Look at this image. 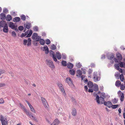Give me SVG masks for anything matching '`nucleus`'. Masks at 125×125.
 <instances>
[{"label": "nucleus", "mask_w": 125, "mask_h": 125, "mask_svg": "<svg viewBox=\"0 0 125 125\" xmlns=\"http://www.w3.org/2000/svg\"><path fill=\"white\" fill-rule=\"evenodd\" d=\"M1 122L2 125H7L8 121L6 118H4L3 119H1Z\"/></svg>", "instance_id": "9b49d317"}, {"label": "nucleus", "mask_w": 125, "mask_h": 125, "mask_svg": "<svg viewBox=\"0 0 125 125\" xmlns=\"http://www.w3.org/2000/svg\"><path fill=\"white\" fill-rule=\"evenodd\" d=\"M5 15L4 14L2 13L0 14V18L1 20H5Z\"/></svg>", "instance_id": "a211bd4d"}, {"label": "nucleus", "mask_w": 125, "mask_h": 125, "mask_svg": "<svg viewBox=\"0 0 125 125\" xmlns=\"http://www.w3.org/2000/svg\"><path fill=\"white\" fill-rule=\"evenodd\" d=\"M9 27L12 29H15V26L14 23L12 22H10L9 23Z\"/></svg>", "instance_id": "dca6fc26"}, {"label": "nucleus", "mask_w": 125, "mask_h": 125, "mask_svg": "<svg viewBox=\"0 0 125 125\" xmlns=\"http://www.w3.org/2000/svg\"><path fill=\"white\" fill-rule=\"evenodd\" d=\"M31 116L32 118H33V119L35 121H36V122H38V120H37V119L35 118V117H34L32 115H31Z\"/></svg>", "instance_id": "13d9d810"}, {"label": "nucleus", "mask_w": 125, "mask_h": 125, "mask_svg": "<svg viewBox=\"0 0 125 125\" xmlns=\"http://www.w3.org/2000/svg\"><path fill=\"white\" fill-rule=\"evenodd\" d=\"M26 36V35H25V33H22L21 36V38H23V37H25Z\"/></svg>", "instance_id": "e2e57ef3"}, {"label": "nucleus", "mask_w": 125, "mask_h": 125, "mask_svg": "<svg viewBox=\"0 0 125 125\" xmlns=\"http://www.w3.org/2000/svg\"><path fill=\"white\" fill-rule=\"evenodd\" d=\"M118 96L120 98V101H123L124 100V94L120 91H118L117 92Z\"/></svg>", "instance_id": "39448f33"}, {"label": "nucleus", "mask_w": 125, "mask_h": 125, "mask_svg": "<svg viewBox=\"0 0 125 125\" xmlns=\"http://www.w3.org/2000/svg\"><path fill=\"white\" fill-rule=\"evenodd\" d=\"M6 20L7 21H10L12 19L11 16L9 15H7L5 18Z\"/></svg>", "instance_id": "5701e85b"}, {"label": "nucleus", "mask_w": 125, "mask_h": 125, "mask_svg": "<svg viewBox=\"0 0 125 125\" xmlns=\"http://www.w3.org/2000/svg\"><path fill=\"white\" fill-rule=\"evenodd\" d=\"M11 35L12 36L14 37H15L16 36V34L14 31H13L12 32Z\"/></svg>", "instance_id": "49530a36"}, {"label": "nucleus", "mask_w": 125, "mask_h": 125, "mask_svg": "<svg viewBox=\"0 0 125 125\" xmlns=\"http://www.w3.org/2000/svg\"><path fill=\"white\" fill-rule=\"evenodd\" d=\"M73 64L70 63H68L67 65V67L68 68L70 69H72L73 67Z\"/></svg>", "instance_id": "b1692460"}, {"label": "nucleus", "mask_w": 125, "mask_h": 125, "mask_svg": "<svg viewBox=\"0 0 125 125\" xmlns=\"http://www.w3.org/2000/svg\"><path fill=\"white\" fill-rule=\"evenodd\" d=\"M4 103V101L3 99H0V104H2Z\"/></svg>", "instance_id": "052dcab7"}, {"label": "nucleus", "mask_w": 125, "mask_h": 125, "mask_svg": "<svg viewBox=\"0 0 125 125\" xmlns=\"http://www.w3.org/2000/svg\"><path fill=\"white\" fill-rule=\"evenodd\" d=\"M40 41V43L42 45H44L45 44V41L44 40L42 39H40L39 40Z\"/></svg>", "instance_id": "c85d7f7f"}, {"label": "nucleus", "mask_w": 125, "mask_h": 125, "mask_svg": "<svg viewBox=\"0 0 125 125\" xmlns=\"http://www.w3.org/2000/svg\"><path fill=\"white\" fill-rule=\"evenodd\" d=\"M125 86L123 84H121L120 85V89L122 90H124L125 89Z\"/></svg>", "instance_id": "a18cd8bd"}, {"label": "nucleus", "mask_w": 125, "mask_h": 125, "mask_svg": "<svg viewBox=\"0 0 125 125\" xmlns=\"http://www.w3.org/2000/svg\"><path fill=\"white\" fill-rule=\"evenodd\" d=\"M51 52H52V58L53 59V60L55 62H57V59L56 58V57L55 56L54 53L52 51Z\"/></svg>", "instance_id": "7c9ffc66"}, {"label": "nucleus", "mask_w": 125, "mask_h": 125, "mask_svg": "<svg viewBox=\"0 0 125 125\" xmlns=\"http://www.w3.org/2000/svg\"><path fill=\"white\" fill-rule=\"evenodd\" d=\"M88 91L89 92H93V90L92 89H89Z\"/></svg>", "instance_id": "0e129e2a"}, {"label": "nucleus", "mask_w": 125, "mask_h": 125, "mask_svg": "<svg viewBox=\"0 0 125 125\" xmlns=\"http://www.w3.org/2000/svg\"><path fill=\"white\" fill-rule=\"evenodd\" d=\"M69 72L70 74L72 75H74L75 73V71L73 69H72L70 70Z\"/></svg>", "instance_id": "a878e982"}, {"label": "nucleus", "mask_w": 125, "mask_h": 125, "mask_svg": "<svg viewBox=\"0 0 125 125\" xmlns=\"http://www.w3.org/2000/svg\"><path fill=\"white\" fill-rule=\"evenodd\" d=\"M31 23L28 22H26V24H25L24 27L27 29H29L31 27Z\"/></svg>", "instance_id": "4468645a"}, {"label": "nucleus", "mask_w": 125, "mask_h": 125, "mask_svg": "<svg viewBox=\"0 0 125 125\" xmlns=\"http://www.w3.org/2000/svg\"><path fill=\"white\" fill-rule=\"evenodd\" d=\"M121 84V82L119 80H117L115 82V85L117 87H119Z\"/></svg>", "instance_id": "c756f323"}, {"label": "nucleus", "mask_w": 125, "mask_h": 125, "mask_svg": "<svg viewBox=\"0 0 125 125\" xmlns=\"http://www.w3.org/2000/svg\"><path fill=\"white\" fill-rule=\"evenodd\" d=\"M62 58L63 59H66V56L65 53H62Z\"/></svg>", "instance_id": "8fccbe9b"}, {"label": "nucleus", "mask_w": 125, "mask_h": 125, "mask_svg": "<svg viewBox=\"0 0 125 125\" xmlns=\"http://www.w3.org/2000/svg\"><path fill=\"white\" fill-rule=\"evenodd\" d=\"M93 79L95 82H96L100 80L101 77L98 75L97 72H95L93 73Z\"/></svg>", "instance_id": "f03ea898"}, {"label": "nucleus", "mask_w": 125, "mask_h": 125, "mask_svg": "<svg viewBox=\"0 0 125 125\" xmlns=\"http://www.w3.org/2000/svg\"><path fill=\"white\" fill-rule=\"evenodd\" d=\"M56 55L57 58L58 60H60L61 58V54L59 52H56Z\"/></svg>", "instance_id": "412c9836"}, {"label": "nucleus", "mask_w": 125, "mask_h": 125, "mask_svg": "<svg viewBox=\"0 0 125 125\" xmlns=\"http://www.w3.org/2000/svg\"><path fill=\"white\" fill-rule=\"evenodd\" d=\"M115 68L117 70H119V64L118 63H115L114 65Z\"/></svg>", "instance_id": "72a5a7b5"}, {"label": "nucleus", "mask_w": 125, "mask_h": 125, "mask_svg": "<svg viewBox=\"0 0 125 125\" xmlns=\"http://www.w3.org/2000/svg\"><path fill=\"white\" fill-rule=\"evenodd\" d=\"M119 64L121 67L125 68V63H123L122 62H120L119 63Z\"/></svg>", "instance_id": "cd10ccee"}, {"label": "nucleus", "mask_w": 125, "mask_h": 125, "mask_svg": "<svg viewBox=\"0 0 125 125\" xmlns=\"http://www.w3.org/2000/svg\"><path fill=\"white\" fill-rule=\"evenodd\" d=\"M94 90L95 91H97L98 90V85L97 84H95V85L94 87Z\"/></svg>", "instance_id": "473e14b6"}, {"label": "nucleus", "mask_w": 125, "mask_h": 125, "mask_svg": "<svg viewBox=\"0 0 125 125\" xmlns=\"http://www.w3.org/2000/svg\"><path fill=\"white\" fill-rule=\"evenodd\" d=\"M77 74L76 75V76L78 78H80L81 76L82 75V71L80 70H78L77 71Z\"/></svg>", "instance_id": "2eb2a0df"}, {"label": "nucleus", "mask_w": 125, "mask_h": 125, "mask_svg": "<svg viewBox=\"0 0 125 125\" xmlns=\"http://www.w3.org/2000/svg\"><path fill=\"white\" fill-rule=\"evenodd\" d=\"M51 47V49L53 50H55L56 48V46L54 44L52 45Z\"/></svg>", "instance_id": "ea45409f"}, {"label": "nucleus", "mask_w": 125, "mask_h": 125, "mask_svg": "<svg viewBox=\"0 0 125 125\" xmlns=\"http://www.w3.org/2000/svg\"><path fill=\"white\" fill-rule=\"evenodd\" d=\"M38 29V27L37 26H35L33 28V30L35 31H37Z\"/></svg>", "instance_id": "09e8293b"}, {"label": "nucleus", "mask_w": 125, "mask_h": 125, "mask_svg": "<svg viewBox=\"0 0 125 125\" xmlns=\"http://www.w3.org/2000/svg\"><path fill=\"white\" fill-rule=\"evenodd\" d=\"M29 107L30 108L32 112H33V113H35V110L34 109V108H33V107L32 106V105H31V107L30 106Z\"/></svg>", "instance_id": "37998d69"}, {"label": "nucleus", "mask_w": 125, "mask_h": 125, "mask_svg": "<svg viewBox=\"0 0 125 125\" xmlns=\"http://www.w3.org/2000/svg\"><path fill=\"white\" fill-rule=\"evenodd\" d=\"M24 110L25 111L27 115L31 117V114L30 113L29 111L27 110L26 108Z\"/></svg>", "instance_id": "f704fd0d"}, {"label": "nucleus", "mask_w": 125, "mask_h": 125, "mask_svg": "<svg viewBox=\"0 0 125 125\" xmlns=\"http://www.w3.org/2000/svg\"><path fill=\"white\" fill-rule=\"evenodd\" d=\"M21 19L23 21H25L26 19V17L24 15H22L21 16Z\"/></svg>", "instance_id": "4c0bfd02"}, {"label": "nucleus", "mask_w": 125, "mask_h": 125, "mask_svg": "<svg viewBox=\"0 0 125 125\" xmlns=\"http://www.w3.org/2000/svg\"><path fill=\"white\" fill-rule=\"evenodd\" d=\"M45 62L46 64L50 68L52 69L54 68V66L53 62L49 60H46Z\"/></svg>", "instance_id": "7ed1b4c3"}, {"label": "nucleus", "mask_w": 125, "mask_h": 125, "mask_svg": "<svg viewBox=\"0 0 125 125\" xmlns=\"http://www.w3.org/2000/svg\"><path fill=\"white\" fill-rule=\"evenodd\" d=\"M41 37V36H38L37 33H33L32 36V39L34 40H35L36 41H39Z\"/></svg>", "instance_id": "20e7f679"}, {"label": "nucleus", "mask_w": 125, "mask_h": 125, "mask_svg": "<svg viewBox=\"0 0 125 125\" xmlns=\"http://www.w3.org/2000/svg\"><path fill=\"white\" fill-rule=\"evenodd\" d=\"M119 73H115V75L117 79H118V78L119 77Z\"/></svg>", "instance_id": "5fc2aeb1"}, {"label": "nucleus", "mask_w": 125, "mask_h": 125, "mask_svg": "<svg viewBox=\"0 0 125 125\" xmlns=\"http://www.w3.org/2000/svg\"><path fill=\"white\" fill-rule=\"evenodd\" d=\"M51 42L50 40L49 39H47L46 40V43L47 44H49Z\"/></svg>", "instance_id": "603ef678"}, {"label": "nucleus", "mask_w": 125, "mask_h": 125, "mask_svg": "<svg viewBox=\"0 0 125 125\" xmlns=\"http://www.w3.org/2000/svg\"><path fill=\"white\" fill-rule=\"evenodd\" d=\"M76 66L77 67L79 68L81 67L82 65L80 62L77 63L76 64Z\"/></svg>", "instance_id": "79ce46f5"}, {"label": "nucleus", "mask_w": 125, "mask_h": 125, "mask_svg": "<svg viewBox=\"0 0 125 125\" xmlns=\"http://www.w3.org/2000/svg\"><path fill=\"white\" fill-rule=\"evenodd\" d=\"M118 106V105L117 104L114 105H112L111 106V107H112L113 109H115L117 108Z\"/></svg>", "instance_id": "c03bdc74"}, {"label": "nucleus", "mask_w": 125, "mask_h": 125, "mask_svg": "<svg viewBox=\"0 0 125 125\" xmlns=\"http://www.w3.org/2000/svg\"><path fill=\"white\" fill-rule=\"evenodd\" d=\"M8 11V10L5 8H4L3 9V12L4 13H6Z\"/></svg>", "instance_id": "bf43d9fd"}, {"label": "nucleus", "mask_w": 125, "mask_h": 125, "mask_svg": "<svg viewBox=\"0 0 125 125\" xmlns=\"http://www.w3.org/2000/svg\"><path fill=\"white\" fill-rule=\"evenodd\" d=\"M4 118V117L3 116H2V115H1L0 116V120L1 121V119H2V120Z\"/></svg>", "instance_id": "69168bd1"}, {"label": "nucleus", "mask_w": 125, "mask_h": 125, "mask_svg": "<svg viewBox=\"0 0 125 125\" xmlns=\"http://www.w3.org/2000/svg\"><path fill=\"white\" fill-rule=\"evenodd\" d=\"M3 29V31L5 33H7L8 31V29L7 24H6L5 26L4 27Z\"/></svg>", "instance_id": "f8f14e48"}, {"label": "nucleus", "mask_w": 125, "mask_h": 125, "mask_svg": "<svg viewBox=\"0 0 125 125\" xmlns=\"http://www.w3.org/2000/svg\"><path fill=\"white\" fill-rule=\"evenodd\" d=\"M120 77L121 81L122 82H123L124 78L123 74H122L120 75Z\"/></svg>", "instance_id": "c9c22d12"}, {"label": "nucleus", "mask_w": 125, "mask_h": 125, "mask_svg": "<svg viewBox=\"0 0 125 125\" xmlns=\"http://www.w3.org/2000/svg\"><path fill=\"white\" fill-rule=\"evenodd\" d=\"M112 102L114 104H116L118 101V99L117 98H114L112 100Z\"/></svg>", "instance_id": "e433bc0d"}, {"label": "nucleus", "mask_w": 125, "mask_h": 125, "mask_svg": "<svg viewBox=\"0 0 125 125\" xmlns=\"http://www.w3.org/2000/svg\"><path fill=\"white\" fill-rule=\"evenodd\" d=\"M28 43L27 44V45L28 46H30L31 45V40L30 38H29L28 39Z\"/></svg>", "instance_id": "2f4dec72"}, {"label": "nucleus", "mask_w": 125, "mask_h": 125, "mask_svg": "<svg viewBox=\"0 0 125 125\" xmlns=\"http://www.w3.org/2000/svg\"><path fill=\"white\" fill-rule=\"evenodd\" d=\"M106 56L107 58L110 60H111L114 57V55L112 53H107L106 55Z\"/></svg>", "instance_id": "1a4fd4ad"}, {"label": "nucleus", "mask_w": 125, "mask_h": 125, "mask_svg": "<svg viewBox=\"0 0 125 125\" xmlns=\"http://www.w3.org/2000/svg\"><path fill=\"white\" fill-rule=\"evenodd\" d=\"M24 29L23 27L22 26H20L18 27V29L20 31H22Z\"/></svg>", "instance_id": "3c124183"}, {"label": "nucleus", "mask_w": 125, "mask_h": 125, "mask_svg": "<svg viewBox=\"0 0 125 125\" xmlns=\"http://www.w3.org/2000/svg\"><path fill=\"white\" fill-rule=\"evenodd\" d=\"M62 65L65 66L67 65V62L66 61H62Z\"/></svg>", "instance_id": "58836bf2"}, {"label": "nucleus", "mask_w": 125, "mask_h": 125, "mask_svg": "<svg viewBox=\"0 0 125 125\" xmlns=\"http://www.w3.org/2000/svg\"><path fill=\"white\" fill-rule=\"evenodd\" d=\"M93 72V70L92 69H90L88 71V73L90 74H91Z\"/></svg>", "instance_id": "6e6d98bb"}, {"label": "nucleus", "mask_w": 125, "mask_h": 125, "mask_svg": "<svg viewBox=\"0 0 125 125\" xmlns=\"http://www.w3.org/2000/svg\"><path fill=\"white\" fill-rule=\"evenodd\" d=\"M59 123V121L58 119H56L51 125H56Z\"/></svg>", "instance_id": "aec40b11"}, {"label": "nucleus", "mask_w": 125, "mask_h": 125, "mask_svg": "<svg viewBox=\"0 0 125 125\" xmlns=\"http://www.w3.org/2000/svg\"><path fill=\"white\" fill-rule=\"evenodd\" d=\"M20 19L19 17H16L13 19V21L14 22H18L20 21Z\"/></svg>", "instance_id": "393cba45"}, {"label": "nucleus", "mask_w": 125, "mask_h": 125, "mask_svg": "<svg viewBox=\"0 0 125 125\" xmlns=\"http://www.w3.org/2000/svg\"><path fill=\"white\" fill-rule=\"evenodd\" d=\"M41 100L45 108H48V104L45 98L43 97H41Z\"/></svg>", "instance_id": "0eeeda50"}, {"label": "nucleus", "mask_w": 125, "mask_h": 125, "mask_svg": "<svg viewBox=\"0 0 125 125\" xmlns=\"http://www.w3.org/2000/svg\"><path fill=\"white\" fill-rule=\"evenodd\" d=\"M5 71L2 69H0V76L1 74L5 72Z\"/></svg>", "instance_id": "de8ad7c7"}, {"label": "nucleus", "mask_w": 125, "mask_h": 125, "mask_svg": "<svg viewBox=\"0 0 125 125\" xmlns=\"http://www.w3.org/2000/svg\"><path fill=\"white\" fill-rule=\"evenodd\" d=\"M71 113L72 115L74 116H75L76 115L77 112L75 109L73 108L72 110Z\"/></svg>", "instance_id": "6ab92c4d"}, {"label": "nucleus", "mask_w": 125, "mask_h": 125, "mask_svg": "<svg viewBox=\"0 0 125 125\" xmlns=\"http://www.w3.org/2000/svg\"><path fill=\"white\" fill-rule=\"evenodd\" d=\"M7 24L6 21H2L0 22V28L1 27H4L6 24Z\"/></svg>", "instance_id": "ddd939ff"}, {"label": "nucleus", "mask_w": 125, "mask_h": 125, "mask_svg": "<svg viewBox=\"0 0 125 125\" xmlns=\"http://www.w3.org/2000/svg\"><path fill=\"white\" fill-rule=\"evenodd\" d=\"M20 105L21 108L23 109L24 110L25 109L24 106L22 104L20 103Z\"/></svg>", "instance_id": "4d7b16f0"}, {"label": "nucleus", "mask_w": 125, "mask_h": 125, "mask_svg": "<svg viewBox=\"0 0 125 125\" xmlns=\"http://www.w3.org/2000/svg\"><path fill=\"white\" fill-rule=\"evenodd\" d=\"M44 50L45 51V53L46 54H47L49 52V50L48 48L46 45H44Z\"/></svg>", "instance_id": "bb28decb"}, {"label": "nucleus", "mask_w": 125, "mask_h": 125, "mask_svg": "<svg viewBox=\"0 0 125 125\" xmlns=\"http://www.w3.org/2000/svg\"><path fill=\"white\" fill-rule=\"evenodd\" d=\"M5 84L4 83H0V87H2L5 86Z\"/></svg>", "instance_id": "338daca9"}, {"label": "nucleus", "mask_w": 125, "mask_h": 125, "mask_svg": "<svg viewBox=\"0 0 125 125\" xmlns=\"http://www.w3.org/2000/svg\"><path fill=\"white\" fill-rule=\"evenodd\" d=\"M65 82L67 83L70 86H72L73 84V81L69 77H68L66 78Z\"/></svg>", "instance_id": "423d86ee"}, {"label": "nucleus", "mask_w": 125, "mask_h": 125, "mask_svg": "<svg viewBox=\"0 0 125 125\" xmlns=\"http://www.w3.org/2000/svg\"><path fill=\"white\" fill-rule=\"evenodd\" d=\"M101 97H102L103 98H104L106 97V95L105 94V93H101Z\"/></svg>", "instance_id": "a19ab883"}, {"label": "nucleus", "mask_w": 125, "mask_h": 125, "mask_svg": "<svg viewBox=\"0 0 125 125\" xmlns=\"http://www.w3.org/2000/svg\"><path fill=\"white\" fill-rule=\"evenodd\" d=\"M58 85L61 92L63 93V94L64 96L65 95L66 93L62 84L61 83H58Z\"/></svg>", "instance_id": "6e6552de"}, {"label": "nucleus", "mask_w": 125, "mask_h": 125, "mask_svg": "<svg viewBox=\"0 0 125 125\" xmlns=\"http://www.w3.org/2000/svg\"><path fill=\"white\" fill-rule=\"evenodd\" d=\"M28 42L27 40L24 39L23 41V44L24 45H26L27 44V43Z\"/></svg>", "instance_id": "864d4df0"}, {"label": "nucleus", "mask_w": 125, "mask_h": 125, "mask_svg": "<svg viewBox=\"0 0 125 125\" xmlns=\"http://www.w3.org/2000/svg\"><path fill=\"white\" fill-rule=\"evenodd\" d=\"M104 98L102 97H99L98 95H97L96 100V102L98 104H104L105 102L104 101Z\"/></svg>", "instance_id": "f257e3e1"}, {"label": "nucleus", "mask_w": 125, "mask_h": 125, "mask_svg": "<svg viewBox=\"0 0 125 125\" xmlns=\"http://www.w3.org/2000/svg\"><path fill=\"white\" fill-rule=\"evenodd\" d=\"M117 57L119 61H121L122 59L121 55L119 53H118L116 54Z\"/></svg>", "instance_id": "f3484780"}, {"label": "nucleus", "mask_w": 125, "mask_h": 125, "mask_svg": "<svg viewBox=\"0 0 125 125\" xmlns=\"http://www.w3.org/2000/svg\"><path fill=\"white\" fill-rule=\"evenodd\" d=\"M104 104V105L107 106L108 107L110 108L111 107L112 104L110 101H108L107 102H105Z\"/></svg>", "instance_id": "9d476101"}, {"label": "nucleus", "mask_w": 125, "mask_h": 125, "mask_svg": "<svg viewBox=\"0 0 125 125\" xmlns=\"http://www.w3.org/2000/svg\"><path fill=\"white\" fill-rule=\"evenodd\" d=\"M82 71H83V73L84 74H85L86 73V70H85L84 69H83L82 68Z\"/></svg>", "instance_id": "680f3d73"}, {"label": "nucleus", "mask_w": 125, "mask_h": 125, "mask_svg": "<svg viewBox=\"0 0 125 125\" xmlns=\"http://www.w3.org/2000/svg\"><path fill=\"white\" fill-rule=\"evenodd\" d=\"M87 86L90 88H92L93 86V83L91 81H89L88 82Z\"/></svg>", "instance_id": "4be33fe9"}, {"label": "nucleus", "mask_w": 125, "mask_h": 125, "mask_svg": "<svg viewBox=\"0 0 125 125\" xmlns=\"http://www.w3.org/2000/svg\"><path fill=\"white\" fill-rule=\"evenodd\" d=\"M85 77V75H82V76H81V78L82 80H83V79Z\"/></svg>", "instance_id": "774afa93"}]
</instances>
